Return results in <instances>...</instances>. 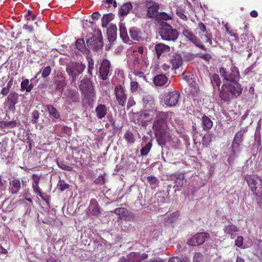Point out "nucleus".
Returning <instances> with one entry per match:
<instances>
[{"label":"nucleus","mask_w":262,"mask_h":262,"mask_svg":"<svg viewBox=\"0 0 262 262\" xmlns=\"http://www.w3.org/2000/svg\"><path fill=\"white\" fill-rule=\"evenodd\" d=\"M140 119H146L143 126L147 125L146 121L155 118L153 129L157 138V141L162 147L164 145V113L158 111L157 109H147L140 112Z\"/></svg>","instance_id":"nucleus-1"},{"label":"nucleus","mask_w":262,"mask_h":262,"mask_svg":"<svg viewBox=\"0 0 262 262\" xmlns=\"http://www.w3.org/2000/svg\"><path fill=\"white\" fill-rule=\"evenodd\" d=\"M239 80L224 83L220 89V98L224 102H229L231 99L237 98L243 91Z\"/></svg>","instance_id":"nucleus-2"},{"label":"nucleus","mask_w":262,"mask_h":262,"mask_svg":"<svg viewBox=\"0 0 262 262\" xmlns=\"http://www.w3.org/2000/svg\"><path fill=\"white\" fill-rule=\"evenodd\" d=\"M145 6L147 9V15L149 18H155L154 23L159 27V33L164 39V12L158 13L159 5L154 2H147Z\"/></svg>","instance_id":"nucleus-3"},{"label":"nucleus","mask_w":262,"mask_h":262,"mask_svg":"<svg viewBox=\"0 0 262 262\" xmlns=\"http://www.w3.org/2000/svg\"><path fill=\"white\" fill-rule=\"evenodd\" d=\"M219 72L224 83L240 79V73L238 68L231 63L223 66L220 68Z\"/></svg>","instance_id":"nucleus-4"},{"label":"nucleus","mask_w":262,"mask_h":262,"mask_svg":"<svg viewBox=\"0 0 262 262\" xmlns=\"http://www.w3.org/2000/svg\"><path fill=\"white\" fill-rule=\"evenodd\" d=\"M249 188L256 196L257 199L262 201V178L254 174H247L245 176Z\"/></svg>","instance_id":"nucleus-5"},{"label":"nucleus","mask_w":262,"mask_h":262,"mask_svg":"<svg viewBox=\"0 0 262 262\" xmlns=\"http://www.w3.org/2000/svg\"><path fill=\"white\" fill-rule=\"evenodd\" d=\"M85 69V64L79 62H72L67 65L66 71L70 77L72 84H75L78 76L82 74Z\"/></svg>","instance_id":"nucleus-6"},{"label":"nucleus","mask_w":262,"mask_h":262,"mask_svg":"<svg viewBox=\"0 0 262 262\" xmlns=\"http://www.w3.org/2000/svg\"><path fill=\"white\" fill-rule=\"evenodd\" d=\"M195 31L196 34H198V39L202 42V45L203 43H208L210 45L212 44V36L211 33L210 32L209 29H207L203 23L199 22L198 23Z\"/></svg>","instance_id":"nucleus-7"},{"label":"nucleus","mask_w":262,"mask_h":262,"mask_svg":"<svg viewBox=\"0 0 262 262\" xmlns=\"http://www.w3.org/2000/svg\"><path fill=\"white\" fill-rule=\"evenodd\" d=\"M181 27L182 29V35L188 41L193 43L196 47H198L200 49L205 51H206L207 48L205 46L202 45V42L199 41L198 37L188 28V27L186 24L182 25Z\"/></svg>","instance_id":"nucleus-8"},{"label":"nucleus","mask_w":262,"mask_h":262,"mask_svg":"<svg viewBox=\"0 0 262 262\" xmlns=\"http://www.w3.org/2000/svg\"><path fill=\"white\" fill-rule=\"evenodd\" d=\"M79 88L82 94L88 99L93 98L96 96V92L91 80L85 78L81 81Z\"/></svg>","instance_id":"nucleus-9"},{"label":"nucleus","mask_w":262,"mask_h":262,"mask_svg":"<svg viewBox=\"0 0 262 262\" xmlns=\"http://www.w3.org/2000/svg\"><path fill=\"white\" fill-rule=\"evenodd\" d=\"M114 94L118 105L121 106H124L127 99V94L123 86L120 84L116 85L114 89Z\"/></svg>","instance_id":"nucleus-10"},{"label":"nucleus","mask_w":262,"mask_h":262,"mask_svg":"<svg viewBox=\"0 0 262 262\" xmlns=\"http://www.w3.org/2000/svg\"><path fill=\"white\" fill-rule=\"evenodd\" d=\"M26 182H24L20 178H14L9 181V192L12 194H18L19 191L25 186L26 187Z\"/></svg>","instance_id":"nucleus-11"},{"label":"nucleus","mask_w":262,"mask_h":262,"mask_svg":"<svg viewBox=\"0 0 262 262\" xmlns=\"http://www.w3.org/2000/svg\"><path fill=\"white\" fill-rule=\"evenodd\" d=\"M247 131L245 128H241L235 134L232 143V148L233 152L239 151V147L244 139V135Z\"/></svg>","instance_id":"nucleus-12"},{"label":"nucleus","mask_w":262,"mask_h":262,"mask_svg":"<svg viewBox=\"0 0 262 262\" xmlns=\"http://www.w3.org/2000/svg\"><path fill=\"white\" fill-rule=\"evenodd\" d=\"M180 94L174 89H171L165 96V104L169 107L176 106L178 103Z\"/></svg>","instance_id":"nucleus-13"},{"label":"nucleus","mask_w":262,"mask_h":262,"mask_svg":"<svg viewBox=\"0 0 262 262\" xmlns=\"http://www.w3.org/2000/svg\"><path fill=\"white\" fill-rule=\"evenodd\" d=\"M210 237L209 234L206 232L199 233L187 241V244L192 246H198L203 244Z\"/></svg>","instance_id":"nucleus-14"},{"label":"nucleus","mask_w":262,"mask_h":262,"mask_svg":"<svg viewBox=\"0 0 262 262\" xmlns=\"http://www.w3.org/2000/svg\"><path fill=\"white\" fill-rule=\"evenodd\" d=\"M32 187L33 190V192L34 193L38 195L41 199L49 204V198H46L42 193L41 189L39 186V184L40 180V176L36 174H33L32 176Z\"/></svg>","instance_id":"nucleus-15"},{"label":"nucleus","mask_w":262,"mask_h":262,"mask_svg":"<svg viewBox=\"0 0 262 262\" xmlns=\"http://www.w3.org/2000/svg\"><path fill=\"white\" fill-rule=\"evenodd\" d=\"M179 35L176 29H173L170 25L165 22V40L174 41L178 38Z\"/></svg>","instance_id":"nucleus-16"},{"label":"nucleus","mask_w":262,"mask_h":262,"mask_svg":"<svg viewBox=\"0 0 262 262\" xmlns=\"http://www.w3.org/2000/svg\"><path fill=\"white\" fill-rule=\"evenodd\" d=\"M169 61L170 65H166L165 63V71L169 68H171L172 70L178 69L182 64V58L180 55L173 53Z\"/></svg>","instance_id":"nucleus-17"},{"label":"nucleus","mask_w":262,"mask_h":262,"mask_svg":"<svg viewBox=\"0 0 262 262\" xmlns=\"http://www.w3.org/2000/svg\"><path fill=\"white\" fill-rule=\"evenodd\" d=\"M111 71V62L107 59H104L99 68V74L101 78L103 80L108 78Z\"/></svg>","instance_id":"nucleus-18"},{"label":"nucleus","mask_w":262,"mask_h":262,"mask_svg":"<svg viewBox=\"0 0 262 262\" xmlns=\"http://www.w3.org/2000/svg\"><path fill=\"white\" fill-rule=\"evenodd\" d=\"M64 95L70 102H77L80 100V95L77 91L75 89H69L64 93Z\"/></svg>","instance_id":"nucleus-19"},{"label":"nucleus","mask_w":262,"mask_h":262,"mask_svg":"<svg viewBox=\"0 0 262 262\" xmlns=\"http://www.w3.org/2000/svg\"><path fill=\"white\" fill-rule=\"evenodd\" d=\"M241 46L246 51L252 50L253 47V40L247 35L243 34L241 35Z\"/></svg>","instance_id":"nucleus-20"},{"label":"nucleus","mask_w":262,"mask_h":262,"mask_svg":"<svg viewBox=\"0 0 262 262\" xmlns=\"http://www.w3.org/2000/svg\"><path fill=\"white\" fill-rule=\"evenodd\" d=\"M170 180L173 182V187H179L182 186L184 181L185 176L182 173H176L170 176Z\"/></svg>","instance_id":"nucleus-21"},{"label":"nucleus","mask_w":262,"mask_h":262,"mask_svg":"<svg viewBox=\"0 0 262 262\" xmlns=\"http://www.w3.org/2000/svg\"><path fill=\"white\" fill-rule=\"evenodd\" d=\"M128 262H140L142 260L148 257L145 253L141 254L138 252H131L127 256Z\"/></svg>","instance_id":"nucleus-22"},{"label":"nucleus","mask_w":262,"mask_h":262,"mask_svg":"<svg viewBox=\"0 0 262 262\" xmlns=\"http://www.w3.org/2000/svg\"><path fill=\"white\" fill-rule=\"evenodd\" d=\"M108 111V108L106 105L103 104H99L95 108L96 116L99 119H102L104 118Z\"/></svg>","instance_id":"nucleus-23"},{"label":"nucleus","mask_w":262,"mask_h":262,"mask_svg":"<svg viewBox=\"0 0 262 262\" xmlns=\"http://www.w3.org/2000/svg\"><path fill=\"white\" fill-rule=\"evenodd\" d=\"M86 43L89 48L96 51L102 47V41L98 38H91L87 40Z\"/></svg>","instance_id":"nucleus-24"},{"label":"nucleus","mask_w":262,"mask_h":262,"mask_svg":"<svg viewBox=\"0 0 262 262\" xmlns=\"http://www.w3.org/2000/svg\"><path fill=\"white\" fill-rule=\"evenodd\" d=\"M238 228L232 223L224 227V233L226 235L230 236L231 238H233L234 237V233L238 232Z\"/></svg>","instance_id":"nucleus-25"},{"label":"nucleus","mask_w":262,"mask_h":262,"mask_svg":"<svg viewBox=\"0 0 262 262\" xmlns=\"http://www.w3.org/2000/svg\"><path fill=\"white\" fill-rule=\"evenodd\" d=\"M90 213L93 216H98L100 213L99 205L95 199H92L89 206Z\"/></svg>","instance_id":"nucleus-26"},{"label":"nucleus","mask_w":262,"mask_h":262,"mask_svg":"<svg viewBox=\"0 0 262 262\" xmlns=\"http://www.w3.org/2000/svg\"><path fill=\"white\" fill-rule=\"evenodd\" d=\"M133 9L132 3L127 2L121 6L119 9L118 13L121 16H124L127 15L130 10Z\"/></svg>","instance_id":"nucleus-27"},{"label":"nucleus","mask_w":262,"mask_h":262,"mask_svg":"<svg viewBox=\"0 0 262 262\" xmlns=\"http://www.w3.org/2000/svg\"><path fill=\"white\" fill-rule=\"evenodd\" d=\"M18 101V95L15 92H11L7 97V102L9 107L15 108Z\"/></svg>","instance_id":"nucleus-28"},{"label":"nucleus","mask_w":262,"mask_h":262,"mask_svg":"<svg viewBox=\"0 0 262 262\" xmlns=\"http://www.w3.org/2000/svg\"><path fill=\"white\" fill-rule=\"evenodd\" d=\"M108 38L110 41H114L117 37V27L116 25L111 24L107 30Z\"/></svg>","instance_id":"nucleus-29"},{"label":"nucleus","mask_w":262,"mask_h":262,"mask_svg":"<svg viewBox=\"0 0 262 262\" xmlns=\"http://www.w3.org/2000/svg\"><path fill=\"white\" fill-rule=\"evenodd\" d=\"M211 83L214 89L217 88L219 92V96H220V89L221 88V80L219 75L217 74H213L211 77Z\"/></svg>","instance_id":"nucleus-30"},{"label":"nucleus","mask_w":262,"mask_h":262,"mask_svg":"<svg viewBox=\"0 0 262 262\" xmlns=\"http://www.w3.org/2000/svg\"><path fill=\"white\" fill-rule=\"evenodd\" d=\"M176 14L180 18L184 21H187L188 20L187 15L188 14V13L185 10V6L182 5L178 7L176 9Z\"/></svg>","instance_id":"nucleus-31"},{"label":"nucleus","mask_w":262,"mask_h":262,"mask_svg":"<svg viewBox=\"0 0 262 262\" xmlns=\"http://www.w3.org/2000/svg\"><path fill=\"white\" fill-rule=\"evenodd\" d=\"M46 107L50 115L53 117V121H55L54 120V119H58L60 118V114L59 112L53 105L49 104L47 105Z\"/></svg>","instance_id":"nucleus-32"},{"label":"nucleus","mask_w":262,"mask_h":262,"mask_svg":"<svg viewBox=\"0 0 262 262\" xmlns=\"http://www.w3.org/2000/svg\"><path fill=\"white\" fill-rule=\"evenodd\" d=\"M130 37L135 40L139 41L141 38V33L139 29L132 27L129 30Z\"/></svg>","instance_id":"nucleus-33"},{"label":"nucleus","mask_w":262,"mask_h":262,"mask_svg":"<svg viewBox=\"0 0 262 262\" xmlns=\"http://www.w3.org/2000/svg\"><path fill=\"white\" fill-rule=\"evenodd\" d=\"M119 30L120 37L124 42H127L129 40V38L127 34V30L123 24H120Z\"/></svg>","instance_id":"nucleus-34"},{"label":"nucleus","mask_w":262,"mask_h":262,"mask_svg":"<svg viewBox=\"0 0 262 262\" xmlns=\"http://www.w3.org/2000/svg\"><path fill=\"white\" fill-rule=\"evenodd\" d=\"M189 95L193 97H198L200 93L198 84L193 82L189 84Z\"/></svg>","instance_id":"nucleus-35"},{"label":"nucleus","mask_w":262,"mask_h":262,"mask_svg":"<svg viewBox=\"0 0 262 262\" xmlns=\"http://www.w3.org/2000/svg\"><path fill=\"white\" fill-rule=\"evenodd\" d=\"M212 134L210 132L206 133L202 137V143L203 146L207 147L209 146L210 144L212 141Z\"/></svg>","instance_id":"nucleus-36"},{"label":"nucleus","mask_w":262,"mask_h":262,"mask_svg":"<svg viewBox=\"0 0 262 262\" xmlns=\"http://www.w3.org/2000/svg\"><path fill=\"white\" fill-rule=\"evenodd\" d=\"M111 5L113 6L114 8H116L117 6V2L114 0H106L103 2V4L101 6V10H107V11H110Z\"/></svg>","instance_id":"nucleus-37"},{"label":"nucleus","mask_w":262,"mask_h":262,"mask_svg":"<svg viewBox=\"0 0 262 262\" xmlns=\"http://www.w3.org/2000/svg\"><path fill=\"white\" fill-rule=\"evenodd\" d=\"M202 120L204 130H206L212 128L213 126V122L208 116L204 115Z\"/></svg>","instance_id":"nucleus-38"},{"label":"nucleus","mask_w":262,"mask_h":262,"mask_svg":"<svg viewBox=\"0 0 262 262\" xmlns=\"http://www.w3.org/2000/svg\"><path fill=\"white\" fill-rule=\"evenodd\" d=\"M180 212L177 211L170 214L167 217L166 222L168 224H172L178 222L179 220Z\"/></svg>","instance_id":"nucleus-39"},{"label":"nucleus","mask_w":262,"mask_h":262,"mask_svg":"<svg viewBox=\"0 0 262 262\" xmlns=\"http://www.w3.org/2000/svg\"><path fill=\"white\" fill-rule=\"evenodd\" d=\"M114 18V14L112 13L104 14L102 18V27L103 28L107 27L109 23Z\"/></svg>","instance_id":"nucleus-40"},{"label":"nucleus","mask_w":262,"mask_h":262,"mask_svg":"<svg viewBox=\"0 0 262 262\" xmlns=\"http://www.w3.org/2000/svg\"><path fill=\"white\" fill-rule=\"evenodd\" d=\"M21 90H26L27 92H30L33 88L32 84H29V80L28 79L24 80L20 84Z\"/></svg>","instance_id":"nucleus-41"},{"label":"nucleus","mask_w":262,"mask_h":262,"mask_svg":"<svg viewBox=\"0 0 262 262\" xmlns=\"http://www.w3.org/2000/svg\"><path fill=\"white\" fill-rule=\"evenodd\" d=\"M153 82L156 86H162L164 85V75L158 74L153 78Z\"/></svg>","instance_id":"nucleus-42"},{"label":"nucleus","mask_w":262,"mask_h":262,"mask_svg":"<svg viewBox=\"0 0 262 262\" xmlns=\"http://www.w3.org/2000/svg\"><path fill=\"white\" fill-rule=\"evenodd\" d=\"M151 141V140L150 139L149 141H148L147 143L145 144L141 148L140 150L141 156H145L149 153L152 145Z\"/></svg>","instance_id":"nucleus-43"},{"label":"nucleus","mask_w":262,"mask_h":262,"mask_svg":"<svg viewBox=\"0 0 262 262\" xmlns=\"http://www.w3.org/2000/svg\"><path fill=\"white\" fill-rule=\"evenodd\" d=\"M142 101L144 104L145 105V108H148V104L149 103V106L150 107H152V106L154 107L155 104L154 103L152 97L150 95H146L144 96Z\"/></svg>","instance_id":"nucleus-44"},{"label":"nucleus","mask_w":262,"mask_h":262,"mask_svg":"<svg viewBox=\"0 0 262 262\" xmlns=\"http://www.w3.org/2000/svg\"><path fill=\"white\" fill-rule=\"evenodd\" d=\"M124 138L128 144H133L135 142V138L134 134L129 130L125 133Z\"/></svg>","instance_id":"nucleus-45"},{"label":"nucleus","mask_w":262,"mask_h":262,"mask_svg":"<svg viewBox=\"0 0 262 262\" xmlns=\"http://www.w3.org/2000/svg\"><path fill=\"white\" fill-rule=\"evenodd\" d=\"M70 187L69 184L67 183L64 180L59 179L57 184V187L58 190L61 192H63L65 190L68 189Z\"/></svg>","instance_id":"nucleus-46"},{"label":"nucleus","mask_w":262,"mask_h":262,"mask_svg":"<svg viewBox=\"0 0 262 262\" xmlns=\"http://www.w3.org/2000/svg\"><path fill=\"white\" fill-rule=\"evenodd\" d=\"M75 46L77 49L81 52L85 51V45L84 40L83 38L78 39L76 40Z\"/></svg>","instance_id":"nucleus-47"},{"label":"nucleus","mask_w":262,"mask_h":262,"mask_svg":"<svg viewBox=\"0 0 262 262\" xmlns=\"http://www.w3.org/2000/svg\"><path fill=\"white\" fill-rule=\"evenodd\" d=\"M55 84L56 89L62 92L64 88L66 87L67 82L65 80H57L55 81Z\"/></svg>","instance_id":"nucleus-48"},{"label":"nucleus","mask_w":262,"mask_h":262,"mask_svg":"<svg viewBox=\"0 0 262 262\" xmlns=\"http://www.w3.org/2000/svg\"><path fill=\"white\" fill-rule=\"evenodd\" d=\"M192 132H193V143H194V144L196 146V147L198 148V149H197L198 154L200 155V154H201V151H200V149L198 146V145H200L201 142L198 141L196 137H195V135L196 134H197V133H198V130H197L196 127L194 125H192Z\"/></svg>","instance_id":"nucleus-49"},{"label":"nucleus","mask_w":262,"mask_h":262,"mask_svg":"<svg viewBox=\"0 0 262 262\" xmlns=\"http://www.w3.org/2000/svg\"><path fill=\"white\" fill-rule=\"evenodd\" d=\"M155 49L157 58L159 59L160 57L164 52V44L162 43L157 44L155 46Z\"/></svg>","instance_id":"nucleus-50"},{"label":"nucleus","mask_w":262,"mask_h":262,"mask_svg":"<svg viewBox=\"0 0 262 262\" xmlns=\"http://www.w3.org/2000/svg\"><path fill=\"white\" fill-rule=\"evenodd\" d=\"M168 262H188V259L185 256H176L170 258Z\"/></svg>","instance_id":"nucleus-51"},{"label":"nucleus","mask_w":262,"mask_h":262,"mask_svg":"<svg viewBox=\"0 0 262 262\" xmlns=\"http://www.w3.org/2000/svg\"><path fill=\"white\" fill-rule=\"evenodd\" d=\"M58 166L62 169L67 170V171H72L73 170V167L67 165L65 162L61 161L57 162Z\"/></svg>","instance_id":"nucleus-52"},{"label":"nucleus","mask_w":262,"mask_h":262,"mask_svg":"<svg viewBox=\"0 0 262 262\" xmlns=\"http://www.w3.org/2000/svg\"><path fill=\"white\" fill-rule=\"evenodd\" d=\"M88 74L92 76V71L94 69V62L93 59L89 58L88 59Z\"/></svg>","instance_id":"nucleus-53"},{"label":"nucleus","mask_w":262,"mask_h":262,"mask_svg":"<svg viewBox=\"0 0 262 262\" xmlns=\"http://www.w3.org/2000/svg\"><path fill=\"white\" fill-rule=\"evenodd\" d=\"M139 88V84L137 81L131 80L130 83V89L132 93H134L136 92Z\"/></svg>","instance_id":"nucleus-54"},{"label":"nucleus","mask_w":262,"mask_h":262,"mask_svg":"<svg viewBox=\"0 0 262 262\" xmlns=\"http://www.w3.org/2000/svg\"><path fill=\"white\" fill-rule=\"evenodd\" d=\"M204 256L201 253H195L193 257V262H202Z\"/></svg>","instance_id":"nucleus-55"},{"label":"nucleus","mask_w":262,"mask_h":262,"mask_svg":"<svg viewBox=\"0 0 262 262\" xmlns=\"http://www.w3.org/2000/svg\"><path fill=\"white\" fill-rule=\"evenodd\" d=\"M41 72V76L42 77H47L48 76L51 72V68L50 66H47L44 69L42 70Z\"/></svg>","instance_id":"nucleus-56"},{"label":"nucleus","mask_w":262,"mask_h":262,"mask_svg":"<svg viewBox=\"0 0 262 262\" xmlns=\"http://www.w3.org/2000/svg\"><path fill=\"white\" fill-rule=\"evenodd\" d=\"M254 145L256 146L257 149H258L261 146V139L260 134H259L256 135L254 139Z\"/></svg>","instance_id":"nucleus-57"},{"label":"nucleus","mask_w":262,"mask_h":262,"mask_svg":"<svg viewBox=\"0 0 262 262\" xmlns=\"http://www.w3.org/2000/svg\"><path fill=\"white\" fill-rule=\"evenodd\" d=\"M105 179L104 175H100L94 181L96 184L102 185L105 184Z\"/></svg>","instance_id":"nucleus-58"},{"label":"nucleus","mask_w":262,"mask_h":262,"mask_svg":"<svg viewBox=\"0 0 262 262\" xmlns=\"http://www.w3.org/2000/svg\"><path fill=\"white\" fill-rule=\"evenodd\" d=\"M244 242V238L242 236H238L235 241V245L238 247H242Z\"/></svg>","instance_id":"nucleus-59"},{"label":"nucleus","mask_w":262,"mask_h":262,"mask_svg":"<svg viewBox=\"0 0 262 262\" xmlns=\"http://www.w3.org/2000/svg\"><path fill=\"white\" fill-rule=\"evenodd\" d=\"M39 112L37 110H35L32 113V116L33 118L32 121H33L34 123H36L37 120L39 118Z\"/></svg>","instance_id":"nucleus-60"},{"label":"nucleus","mask_w":262,"mask_h":262,"mask_svg":"<svg viewBox=\"0 0 262 262\" xmlns=\"http://www.w3.org/2000/svg\"><path fill=\"white\" fill-rule=\"evenodd\" d=\"M225 27L226 31L231 36L236 37L237 34L235 33V31L232 29H231L228 26V24L225 25Z\"/></svg>","instance_id":"nucleus-61"},{"label":"nucleus","mask_w":262,"mask_h":262,"mask_svg":"<svg viewBox=\"0 0 262 262\" xmlns=\"http://www.w3.org/2000/svg\"><path fill=\"white\" fill-rule=\"evenodd\" d=\"M136 104V101H135L133 97H130L128 99L127 104V110H129L131 107L134 106Z\"/></svg>","instance_id":"nucleus-62"},{"label":"nucleus","mask_w":262,"mask_h":262,"mask_svg":"<svg viewBox=\"0 0 262 262\" xmlns=\"http://www.w3.org/2000/svg\"><path fill=\"white\" fill-rule=\"evenodd\" d=\"M147 181L150 184H156L157 181V179L154 176H148L147 178Z\"/></svg>","instance_id":"nucleus-63"},{"label":"nucleus","mask_w":262,"mask_h":262,"mask_svg":"<svg viewBox=\"0 0 262 262\" xmlns=\"http://www.w3.org/2000/svg\"><path fill=\"white\" fill-rule=\"evenodd\" d=\"M4 124L7 127L13 128L15 127L17 125L16 121H8V122H4Z\"/></svg>","instance_id":"nucleus-64"}]
</instances>
